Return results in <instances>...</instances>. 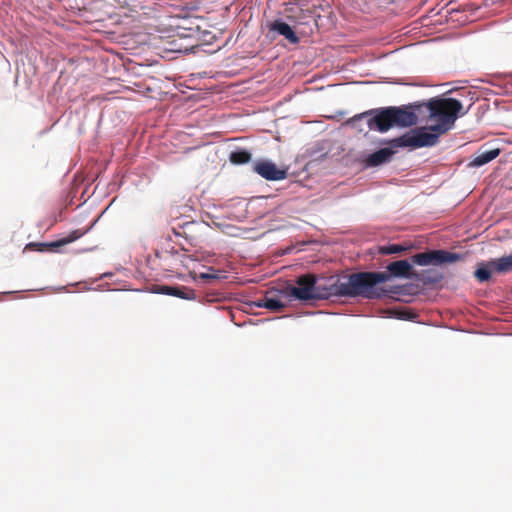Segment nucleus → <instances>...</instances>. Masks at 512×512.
Segmentation results:
<instances>
[{
    "label": "nucleus",
    "instance_id": "f257e3e1",
    "mask_svg": "<svg viewBox=\"0 0 512 512\" xmlns=\"http://www.w3.org/2000/svg\"><path fill=\"white\" fill-rule=\"evenodd\" d=\"M390 279L386 272H357L338 278L328 288L329 296L380 299L388 291L379 284Z\"/></svg>",
    "mask_w": 512,
    "mask_h": 512
},
{
    "label": "nucleus",
    "instance_id": "f03ea898",
    "mask_svg": "<svg viewBox=\"0 0 512 512\" xmlns=\"http://www.w3.org/2000/svg\"><path fill=\"white\" fill-rule=\"evenodd\" d=\"M420 105L406 106H389L378 109H371L361 114L355 115L350 119V123L355 124L357 121L367 118V125L370 130L379 132H387L394 126L411 127L418 121L416 109Z\"/></svg>",
    "mask_w": 512,
    "mask_h": 512
},
{
    "label": "nucleus",
    "instance_id": "7ed1b4c3",
    "mask_svg": "<svg viewBox=\"0 0 512 512\" xmlns=\"http://www.w3.org/2000/svg\"><path fill=\"white\" fill-rule=\"evenodd\" d=\"M412 105H420L416 110L426 107L429 111V119L435 122L430 126L431 131L443 134L453 127L459 115L466 113L462 112V103L454 98L434 97L426 103Z\"/></svg>",
    "mask_w": 512,
    "mask_h": 512
},
{
    "label": "nucleus",
    "instance_id": "20e7f679",
    "mask_svg": "<svg viewBox=\"0 0 512 512\" xmlns=\"http://www.w3.org/2000/svg\"><path fill=\"white\" fill-rule=\"evenodd\" d=\"M442 134L431 131L430 127H420L395 138L392 142L397 147H431L437 144L439 136Z\"/></svg>",
    "mask_w": 512,
    "mask_h": 512
},
{
    "label": "nucleus",
    "instance_id": "39448f33",
    "mask_svg": "<svg viewBox=\"0 0 512 512\" xmlns=\"http://www.w3.org/2000/svg\"><path fill=\"white\" fill-rule=\"evenodd\" d=\"M317 278L313 274H304L296 279L297 286L288 288V295L301 301H309L321 298L316 288Z\"/></svg>",
    "mask_w": 512,
    "mask_h": 512
},
{
    "label": "nucleus",
    "instance_id": "423d86ee",
    "mask_svg": "<svg viewBox=\"0 0 512 512\" xmlns=\"http://www.w3.org/2000/svg\"><path fill=\"white\" fill-rule=\"evenodd\" d=\"M512 271V253L487 262H482L474 272L479 282H486L491 278L492 273L505 274Z\"/></svg>",
    "mask_w": 512,
    "mask_h": 512
},
{
    "label": "nucleus",
    "instance_id": "0eeeda50",
    "mask_svg": "<svg viewBox=\"0 0 512 512\" xmlns=\"http://www.w3.org/2000/svg\"><path fill=\"white\" fill-rule=\"evenodd\" d=\"M461 259L462 256L460 254L446 250H428L411 257V261L419 266L455 263Z\"/></svg>",
    "mask_w": 512,
    "mask_h": 512
},
{
    "label": "nucleus",
    "instance_id": "6e6552de",
    "mask_svg": "<svg viewBox=\"0 0 512 512\" xmlns=\"http://www.w3.org/2000/svg\"><path fill=\"white\" fill-rule=\"evenodd\" d=\"M88 231H89V228L85 229V230L77 229V230L70 232L66 237H64L60 240H57V241L50 242V243L30 242L25 246V250L38 251V252L54 250L56 248L65 246L67 244H70V243L76 241L77 239H79L80 237L85 235Z\"/></svg>",
    "mask_w": 512,
    "mask_h": 512
},
{
    "label": "nucleus",
    "instance_id": "1a4fd4ad",
    "mask_svg": "<svg viewBox=\"0 0 512 512\" xmlns=\"http://www.w3.org/2000/svg\"><path fill=\"white\" fill-rule=\"evenodd\" d=\"M254 171L266 180L278 181L285 179L287 172L270 161H259L254 165Z\"/></svg>",
    "mask_w": 512,
    "mask_h": 512
},
{
    "label": "nucleus",
    "instance_id": "9d476101",
    "mask_svg": "<svg viewBox=\"0 0 512 512\" xmlns=\"http://www.w3.org/2000/svg\"><path fill=\"white\" fill-rule=\"evenodd\" d=\"M158 292L185 300H196L197 298L196 292L192 288L185 286L162 285L159 287Z\"/></svg>",
    "mask_w": 512,
    "mask_h": 512
},
{
    "label": "nucleus",
    "instance_id": "9b49d317",
    "mask_svg": "<svg viewBox=\"0 0 512 512\" xmlns=\"http://www.w3.org/2000/svg\"><path fill=\"white\" fill-rule=\"evenodd\" d=\"M268 28L270 31H275L279 35H282L285 39H287L291 44H297L299 42V37L292 30V28L282 20H274L269 23Z\"/></svg>",
    "mask_w": 512,
    "mask_h": 512
},
{
    "label": "nucleus",
    "instance_id": "f8f14e48",
    "mask_svg": "<svg viewBox=\"0 0 512 512\" xmlns=\"http://www.w3.org/2000/svg\"><path fill=\"white\" fill-rule=\"evenodd\" d=\"M393 154H394V151L392 149L381 148L378 151L369 154L365 158L364 163L368 167H376V166H379V165L389 162L391 157L393 156Z\"/></svg>",
    "mask_w": 512,
    "mask_h": 512
},
{
    "label": "nucleus",
    "instance_id": "ddd939ff",
    "mask_svg": "<svg viewBox=\"0 0 512 512\" xmlns=\"http://www.w3.org/2000/svg\"><path fill=\"white\" fill-rule=\"evenodd\" d=\"M501 153L500 148H494L490 150H482L479 149V151L474 155L473 159L470 161L469 166L471 167H480L483 166L495 158L499 156Z\"/></svg>",
    "mask_w": 512,
    "mask_h": 512
},
{
    "label": "nucleus",
    "instance_id": "4468645a",
    "mask_svg": "<svg viewBox=\"0 0 512 512\" xmlns=\"http://www.w3.org/2000/svg\"><path fill=\"white\" fill-rule=\"evenodd\" d=\"M412 266L407 260H398L391 262L387 266V274L394 277H410Z\"/></svg>",
    "mask_w": 512,
    "mask_h": 512
},
{
    "label": "nucleus",
    "instance_id": "2eb2a0df",
    "mask_svg": "<svg viewBox=\"0 0 512 512\" xmlns=\"http://www.w3.org/2000/svg\"><path fill=\"white\" fill-rule=\"evenodd\" d=\"M196 226L194 222L185 223L179 229H172L173 234L176 237H182L186 243L191 246H195L198 241V237L193 233V228Z\"/></svg>",
    "mask_w": 512,
    "mask_h": 512
},
{
    "label": "nucleus",
    "instance_id": "dca6fc26",
    "mask_svg": "<svg viewBox=\"0 0 512 512\" xmlns=\"http://www.w3.org/2000/svg\"><path fill=\"white\" fill-rule=\"evenodd\" d=\"M229 160L233 164H245L251 160V154L246 150H237L230 154Z\"/></svg>",
    "mask_w": 512,
    "mask_h": 512
},
{
    "label": "nucleus",
    "instance_id": "f3484780",
    "mask_svg": "<svg viewBox=\"0 0 512 512\" xmlns=\"http://www.w3.org/2000/svg\"><path fill=\"white\" fill-rule=\"evenodd\" d=\"M197 260L198 258L194 255H187L185 253H180L179 251H175V257L173 258L175 264H180L186 269H190V264Z\"/></svg>",
    "mask_w": 512,
    "mask_h": 512
},
{
    "label": "nucleus",
    "instance_id": "a211bd4d",
    "mask_svg": "<svg viewBox=\"0 0 512 512\" xmlns=\"http://www.w3.org/2000/svg\"><path fill=\"white\" fill-rule=\"evenodd\" d=\"M258 306L275 312H280L285 308V304L276 298H266L263 303H259Z\"/></svg>",
    "mask_w": 512,
    "mask_h": 512
},
{
    "label": "nucleus",
    "instance_id": "6ab92c4d",
    "mask_svg": "<svg viewBox=\"0 0 512 512\" xmlns=\"http://www.w3.org/2000/svg\"><path fill=\"white\" fill-rule=\"evenodd\" d=\"M406 250V247L399 244H390L379 248V253L383 255L399 254Z\"/></svg>",
    "mask_w": 512,
    "mask_h": 512
},
{
    "label": "nucleus",
    "instance_id": "aec40b11",
    "mask_svg": "<svg viewBox=\"0 0 512 512\" xmlns=\"http://www.w3.org/2000/svg\"><path fill=\"white\" fill-rule=\"evenodd\" d=\"M199 277L203 280H212V279H216L217 276L215 274H209V273H201L199 275Z\"/></svg>",
    "mask_w": 512,
    "mask_h": 512
},
{
    "label": "nucleus",
    "instance_id": "412c9836",
    "mask_svg": "<svg viewBox=\"0 0 512 512\" xmlns=\"http://www.w3.org/2000/svg\"><path fill=\"white\" fill-rule=\"evenodd\" d=\"M175 251H178L177 249H175V247H171L169 250H167L166 252L169 253L171 255L172 258L175 257Z\"/></svg>",
    "mask_w": 512,
    "mask_h": 512
},
{
    "label": "nucleus",
    "instance_id": "4be33fe9",
    "mask_svg": "<svg viewBox=\"0 0 512 512\" xmlns=\"http://www.w3.org/2000/svg\"><path fill=\"white\" fill-rule=\"evenodd\" d=\"M179 246L181 247V250L187 252L189 249L185 246V244L181 241L178 242Z\"/></svg>",
    "mask_w": 512,
    "mask_h": 512
}]
</instances>
